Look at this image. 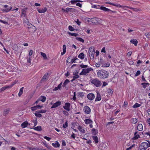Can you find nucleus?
I'll list each match as a JSON object with an SVG mask.
<instances>
[{"label":"nucleus","mask_w":150,"mask_h":150,"mask_svg":"<svg viewBox=\"0 0 150 150\" xmlns=\"http://www.w3.org/2000/svg\"><path fill=\"white\" fill-rule=\"evenodd\" d=\"M130 42L134 44L135 46L137 45L138 41L136 39H132Z\"/></svg>","instance_id":"obj_27"},{"label":"nucleus","mask_w":150,"mask_h":150,"mask_svg":"<svg viewBox=\"0 0 150 150\" xmlns=\"http://www.w3.org/2000/svg\"><path fill=\"white\" fill-rule=\"evenodd\" d=\"M145 35L147 38H149V37L150 36V33H146Z\"/></svg>","instance_id":"obj_58"},{"label":"nucleus","mask_w":150,"mask_h":150,"mask_svg":"<svg viewBox=\"0 0 150 150\" xmlns=\"http://www.w3.org/2000/svg\"><path fill=\"white\" fill-rule=\"evenodd\" d=\"M140 74V71L138 70L137 71L136 74L135 75V76H137Z\"/></svg>","instance_id":"obj_61"},{"label":"nucleus","mask_w":150,"mask_h":150,"mask_svg":"<svg viewBox=\"0 0 150 150\" xmlns=\"http://www.w3.org/2000/svg\"><path fill=\"white\" fill-rule=\"evenodd\" d=\"M12 9V7H11L10 8H7L6 9H4V10H3V11H4L6 12H8V11H10V10H11Z\"/></svg>","instance_id":"obj_44"},{"label":"nucleus","mask_w":150,"mask_h":150,"mask_svg":"<svg viewBox=\"0 0 150 150\" xmlns=\"http://www.w3.org/2000/svg\"><path fill=\"white\" fill-rule=\"evenodd\" d=\"M49 76V74L48 73H46L43 76L41 79V81H45L47 80Z\"/></svg>","instance_id":"obj_11"},{"label":"nucleus","mask_w":150,"mask_h":150,"mask_svg":"<svg viewBox=\"0 0 150 150\" xmlns=\"http://www.w3.org/2000/svg\"><path fill=\"white\" fill-rule=\"evenodd\" d=\"M29 124L27 121H25L23 122L21 125V127L23 128L27 127L28 125ZM29 125L30 124H29Z\"/></svg>","instance_id":"obj_12"},{"label":"nucleus","mask_w":150,"mask_h":150,"mask_svg":"<svg viewBox=\"0 0 150 150\" xmlns=\"http://www.w3.org/2000/svg\"><path fill=\"white\" fill-rule=\"evenodd\" d=\"M141 105L138 103H136L132 107L133 108H137L141 106Z\"/></svg>","instance_id":"obj_36"},{"label":"nucleus","mask_w":150,"mask_h":150,"mask_svg":"<svg viewBox=\"0 0 150 150\" xmlns=\"http://www.w3.org/2000/svg\"><path fill=\"white\" fill-rule=\"evenodd\" d=\"M78 128L79 131L83 133H85L86 132L84 129L81 126H79L78 127Z\"/></svg>","instance_id":"obj_22"},{"label":"nucleus","mask_w":150,"mask_h":150,"mask_svg":"<svg viewBox=\"0 0 150 150\" xmlns=\"http://www.w3.org/2000/svg\"><path fill=\"white\" fill-rule=\"evenodd\" d=\"M69 82V80L68 79H66L64 83L62 86L63 87H65L66 85Z\"/></svg>","instance_id":"obj_33"},{"label":"nucleus","mask_w":150,"mask_h":150,"mask_svg":"<svg viewBox=\"0 0 150 150\" xmlns=\"http://www.w3.org/2000/svg\"><path fill=\"white\" fill-rule=\"evenodd\" d=\"M147 122L150 127V118L147 119Z\"/></svg>","instance_id":"obj_64"},{"label":"nucleus","mask_w":150,"mask_h":150,"mask_svg":"<svg viewBox=\"0 0 150 150\" xmlns=\"http://www.w3.org/2000/svg\"><path fill=\"white\" fill-rule=\"evenodd\" d=\"M101 99L100 94L99 93H97V96L95 99L96 101H98L100 100Z\"/></svg>","instance_id":"obj_18"},{"label":"nucleus","mask_w":150,"mask_h":150,"mask_svg":"<svg viewBox=\"0 0 150 150\" xmlns=\"http://www.w3.org/2000/svg\"><path fill=\"white\" fill-rule=\"evenodd\" d=\"M131 122L134 124H135L137 123L138 122L137 119L135 118H132L131 119Z\"/></svg>","instance_id":"obj_28"},{"label":"nucleus","mask_w":150,"mask_h":150,"mask_svg":"<svg viewBox=\"0 0 150 150\" xmlns=\"http://www.w3.org/2000/svg\"><path fill=\"white\" fill-rule=\"evenodd\" d=\"M95 50L94 48L92 47H90L89 49V53L90 54V57L91 59H93L94 57Z\"/></svg>","instance_id":"obj_5"},{"label":"nucleus","mask_w":150,"mask_h":150,"mask_svg":"<svg viewBox=\"0 0 150 150\" xmlns=\"http://www.w3.org/2000/svg\"><path fill=\"white\" fill-rule=\"evenodd\" d=\"M75 22L78 25H80L81 23V22L79 21L78 19H77L76 21H75Z\"/></svg>","instance_id":"obj_60"},{"label":"nucleus","mask_w":150,"mask_h":150,"mask_svg":"<svg viewBox=\"0 0 150 150\" xmlns=\"http://www.w3.org/2000/svg\"><path fill=\"white\" fill-rule=\"evenodd\" d=\"M66 142L64 140H62V146H66Z\"/></svg>","instance_id":"obj_59"},{"label":"nucleus","mask_w":150,"mask_h":150,"mask_svg":"<svg viewBox=\"0 0 150 150\" xmlns=\"http://www.w3.org/2000/svg\"><path fill=\"white\" fill-rule=\"evenodd\" d=\"M63 52H62L61 53V55H63L66 52V47L65 45H64L63 46Z\"/></svg>","instance_id":"obj_30"},{"label":"nucleus","mask_w":150,"mask_h":150,"mask_svg":"<svg viewBox=\"0 0 150 150\" xmlns=\"http://www.w3.org/2000/svg\"><path fill=\"white\" fill-rule=\"evenodd\" d=\"M61 104V101H58L55 103L53 104V105L51 107V108H56L57 107L59 106Z\"/></svg>","instance_id":"obj_8"},{"label":"nucleus","mask_w":150,"mask_h":150,"mask_svg":"<svg viewBox=\"0 0 150 150\" xmlns=\"http://www.w3.org/2000/svg\"><path fill=\"white\" fill-rule=\"evenodd\" d=\"M93 70V69L91 68L87 69H84L82 70V71L80 73V75H86L89 72Z\"/></svg>","instance_id":"obj_4"},{"label":"nucleus","mask_w":150,"mask_h":150,"mask_svg":"<svg viewBox=\"0 0 150 150\" xmlns=\"http://www.w3.org/2000/svg\"><path fill=\"white\" fill-rule=\"evenodd\" d=\"M13 49L17 51L18 50V47L17 45L16 44H14L13 46Z\"/></svg>","instance_id":"obj_42"},{"label":"nucleus","mask_w":150,"mask_h":150,"mask_svg":"<svg viewBox=\"0 0 150 150\" xmlns=\"http://www.w3.org/2000/svg\"><path fill=\"white\" fill-rule=\"evenodd\" d=\"M75 9L73 8H67L65 10H64V11H65L68 13L69 11L72 12L75 10Z\"/></svg>","instance_id":"obj_17"},{"label":"nucleus","mask_w":150,"mask_h":150,"mask_svg":"<svg viewBox=\"0 0 150 150\" xmlns=\"http://www.w3.org/2000/svg\"><path fill=\"white\" fill-rule=\"evenodd\" d=\"M47 112V110H39L38 111V112L40 113H45Z\"/></svg>","instance_id":"obj_51"},{"label":"nucleus","mask_w":150,"mask_h":150,"mask_svg":"<svg viewBox=\"0 0 150 150\" xmlns=\"http://www.w3.org/2000/svg\"><path fill=\"white\" fill-rule=\"evenodd\" d=\"M77 60H79V59L77 58L76 57H75L74 59H71L70 62H71L72 63H75L76 62Z\"/></svg>","instance_id":"obj_40"},{"label":"nucleus","mask_w":150,"mask_h":150,"mask_svg":"<svg viewBox=\"0 0 150 150\" xmlns=\"http://www.w3.org/2000/svg\"><path fill=\"white\" fill-rule=\"evenodd\" d=\"M35 116L37 117H42V115L40 113H35Z\"/></svg>","instance_id":"obj_49"},{"label":"nucleus","mask_w":150,"mask_h":150,"mask_svg":"<svg viewBox=\"0 0 150 150\" xmlns=\"http://www.w3.org/2000/svg\"><path fill=\"white\" fill-rule=\"evenodd\" d=\"M138 133H139L140 132L138 131H137L134 133V135L135 136L133 137L134 139H136L140 137Z\"/></svg>","instance_id":"obj_15"},{"label":"nucleus","mask_w":150,"mask_h":150,"mask_svg":"<svg viewBox=\"0 0 150 150\" xmlns=\"http://www.w3.org/2000/svg\"><path fill=\"white\" fill-rule=\"evenodd\" d=\"M81 1L79 0H73L71 1H70V2L72 4H74L76 2Z\"/></svg>","instance_id":"obj_41"},{"label":"nucleus","mask_w":150,"mask_h":150,"mask_svg":"<svg viewBox=\"0 0 150 150\" xmlns=\"http://www.w3.org/2000/svg\"><path fill=\"white\" fill-rule=\"evenodd\" d=\"M34 123V127L38 123V122L37 121V119L36 118H35V120H34L32 121Z\"/></svg>","instance_id":"obj_46"},{"label":"nucleus","mask_w":150,"mask_h":150,"mask_svg":"<svg viewBox=\"0 0 150 150\" xmlns=\"http://www.w3.org/2000/svg\"><path fill=\"white\" fill-rule=\"evenodd\" d=\"M41 55L45 59H47V57L46 54L43 52H41Z\"/></svg>","instance_id":"obj_39"},{"label":"nucleus","mask_w":150,"mask_h":150,"mask_svg":"<svg viewBox=\"0 0 150 150\" xmlns=\"http://www.w3.org/2000/svg\"><path fill=\"white\" fill-rule=\"evenodd\" d=\"M87 97L89 100H92L95 98V96L93 93H90L87 95Z\"/></svg>","instance_id":"obj_9"},{"label":"nucleus","mask_w":150,"mask_h":150,"mask_svg":"<svg viewBox=\"0 0 150 150\" xmlns=\"http://www.w3.org/2000/svg\"><path fill=\"white\" fill-rule=\"evenodd\" d=\"M77 96L80 98H82L84 96V93L83 92H78L77 93Z\"/></svg>","instance_id":"obj_23"},{"label":"nucleus","mask_w":150,"mask_h":150,"mask_svg":"<svg viewBox=\"0 0 150 150\" xmlns=\"http://www.w3.org/2000/svg\"><path fill=\"white\" fill-rule=\"evenodd\" d=\"M134 144H133L132 146H131L129 147L128 148L126 149V150H131L132 147L134 146Z\"/></svg>","instance_id":"obj_57"},{"label":"nucleus","mask_w":150,"mask_h":150,"mask_svg":"<svg viewBox=\"0 0 150 150\" xmlns=\"http://www.w3.org/2000/svg\"><path fill=\"white\" fill-rule=\"evenodd\" d=\"M79 77V76L78 74H76V75L75 76H74L73 77V78L75 80L76 79H78Z\"/></svg>","instance_id":"obj_62"},{"label":"nucleus","mask_w":150,"mask_h":150,"mask_svg":"<svg viewBox=\"0 0 150 150\" xmlns=\"http://www.w3.org/2000/svg\"><path fill=\"white\" fill-rule=\"evenodd\" d=\"M90 82L96 87L100 86L102 84L101 81L97 78L91 79Z\"/></svg>","instance_id":"obj_2"},{"label":"nucleus","mask_w":150,"mask_h":150,"mask_svg":"<svg viewBox=\"0 0 150 150\" xmlns=\"http://www.w3.org/2000/svg\"><path fill=\"white\" fill-rule=\"evenodd\" d=\"M38 99L39 101L40 100L44 102L45 101L46 98L44 96H41Z\"/></svg>","instance_id":"obj_24"},{"label":"nucleus","mask_w":150,"mask_h":150,"mask_svg":"<svg viewBox=\"0 0 150 150\" xmlns=\"http://www.w3.org/2000/svg\"><path fill=\"white\" fill-rule=\"evenodd\" d=\"M100 9L105 11H109L110 10L104 6H101Z\"/></svg>","instance_id":"obj_25"},{"label":"nucleus","mask_w":150,"mask_h":150,"mask_svg":"<svg viewBox=\"0 0 150 150\" xmlns=\"http://www.w3.org/2000/svg\"><path fill=\"white\" fill-rule=\"evenodd\" d=\"M70 104L69 103H65V105L63 106L64 108L67 111H69L70 110Z\"/></svg>","instance_id":"obj_10"},{"label":"nucleus","mask_w":150,"mask_h":150,"mask_svg":"<svg viewBox=\"0 0 150 150\" xmlns=\"http://www.w3.org/2000/svg\"><path fill=\"white\" fill-rule=\"evenodd\" d=\"M10 110V109L9 108L5 109L4 110L3 115L4 116L6 115L9 112Z\"/></svg>","instance_id":"obj_19"},{"label":"nucleus","mask_w":150,"mask_h":150,"mask_svg":"<svg viewBox=\"0 0 150 150\" xmlns=\"http://www.w3.org/2000/svg\"><path fill=\"white\" fill-rule=\"evenodd\" d=\"M80 67L82 68H85L87 67H88V66L87 65H84L83 64H81L80 65Z\"/></svg>","instance_id":"obj_54"},{"label":"nucleus","mask_w":150,"mask_h":150,"mask_svg":"<svg viewBox=\"0 0 150 150\" xmlns=\"http://www.w3.org/2000/svg\"><path fill=\"white\" fill-rule=\"evenodd\" d=\"M44 137L45 139H47L48 141H49L51 139V138H50L47 136H45Z\"/></svg>","instance_id":"obj_63"},{"label":"nucleus","mask_w":150,"mask_h":150,"mask_svg":"<svg viewBox=\"0 0 150 150\" xmlns=\"http://www.w3.org/2000/svg\"><path fill=\"white\" fill-rule=\"evenodd\" d=\"M141 85H143V87L144 88H145L147 86L149 85L150 84L148 83H142Z\"/></svg>","instance_id":"obj_32"},{"label":"nucleus","mask_w":150,"mask_h":150,"mask_svg":"<svg viewBox=\"0 0 150 150\" xmlns=\"http://www.w3.org/2000/svg\"><path fill=\"white\" fill-rule=\"evenodd\" d=\"M71 59V57L70 56L69 57L67 60L66 62L68 63H70V61Z\"/></svg>","instance_id":"obj_52"},{"label":"nucleus","mask_w":150,"mask_h":150,"mask_svg":"<svg viewBox=\"0 0 150 150\" xmlns=\"http://www.w3.org/2000/svg\"><path fill=\"white\" fill-rule=\"evenodd\" d=\"M78 57L81 59H83L84 58V54L83 53L81 52L79 55Z\"/></svg>","instance_id":"obj_31"},{"label":"nucleus","mask_w":150,"mask_h":150,"mask_svg":"<svg viewBox=\"0 0 150 150\" xmlns=\"http://www.w3.org/2000/svg\"><path fill=\"white\" fill-rule=\"evenodd\" d=\"M83 110L85 113L86 114H89L91 112V109L88 106H84L83 108Z\"/></svg>","instance_id":"obj_7"},{"label":"nucleus","mask_w":150,"mask_h":150,"mask_svg":"<svg viewBox=\"0 0 150 150\" xmlns=\"http://www.w3.org/2000/svg\"><path fill=\"white\" fill-rule=\"evenodd\" d=\"M69 29L70 31H73L75 30L71 26H69Z\"/></svg>","instance_id":"obj_53"},{"label":"nucleus","mask_w":150,"mask_h":150,"mask_svg":"<svg viewBox=\"0 0 150 150\" xmlns=\"http://www.w3.org/2000/svg\"><path fill=\"white\" fill-rule=\"evenodd\" d=\"M137 129L139 131H142L143 129V127L142 125L141 124H138L137 127Z\"/></svg>","instance_id":"obj_21"},{"label":"nucleus","mask_w":150,"mask_h":150,"mask_svg":"<svg viewBox=\"0 0 150 150\" xmlns=\"http://www.w3.org/2000/svg\"><path fill=\"white\" fill-rule=\"evenodd\" d=\"M148 147V143L146 142H144L141 143V146L139 147L140 150H146Z\"/></svg>","instance_id":"obj_3"},{"label":"nucleus","mask_w":150,"mask_h":150,"mask_svg":"<svg viewBox=\"0 0 150 150\" xmlns=\"http://www.w3.org/2000/svg\"><path fill=\"white\" fill-rule=\"evenodd\" d=\"M52 145L55 147H59L60 146V144L57 141H56L55 143H52Z\"/></svg>","instance_id":"obj_26"},{"label":"nucleus","mask_w":150,"mask_h":150,"mask_svg":"<svg viewBox=\"0 0 150 150\" xmlns=\"http://www.w3.org/2000/svg\"><path fill=\"white\" fill-rule=\"evenodd\" d=\"M47 11V8L46 7L42 8V9H38V11L39 13H44Z\"/></svg>","instance_id":"obj_16"},{"label":"nucleus","mask_w":150,"mask_h":150,"mask_svg":"<svg viewBox=\"0 0 150 150\" xmlns=\"http://www.w3.org/2000/svg\"><path fill=\"white\" fill-rule=\"evenodd\" d=\"M63 112L64 114L65 115L68 116L69 115V113L66 111H63Z\"/></svg>","instance_id":"obj_56"},{"label":"nucleus","mask_w":150,"mask_h":150,"mask_svg":"<svg viewBox=\"0 0 150 150\" xmlns=\"http://www.w3.org/2000/svg\"><path fill=\"white\" fill-rule=\"evenodd\" d=\"M12 86V85L11 86H6L3 87H2V88L0 89V93L4 91L7 88L11 87Z\"/></svg>","instance_id":"obj_13"},{"label":"nucleus","mask_w":150,"mask_h":150,"mask_svg":"<svg viewBox=\"0 0 150 150\" xmlns=\"http://www.w3.org/2000/svg\"><path fill=\"white\" fill-rule=\"evenodd\" d=\"M68 34L69 35H71L72 36L76 37L79 36V34L76 33H71L70 32H69Z\"/></svg>","instance_id":"obj_38"},{"label":"nucleus","mask_w":150,"mask_h":150,"mask_svg":"<svg viewBox=\"0 0 150 150\" xmlns=\"http://www.w3.org/2000/svg\"><path fill=\"white\" fill-rule=\"evenodd\" d=\"M24 88V87H22L20 88V90L19 92L18 93V95L20 97L21 96V95L23 94V90Z\"/></svg>","instance_id":"obj_37"},{"label":"nucleus","mask_w":150,"mask_h":150,"mask_svg":"<svg viewBox=\"0 0 150 150\" xmlns=\"http://www.w3.org/2000/svg\"><path fill=\"white\" fill-rule=\"evenodd\" d=\"M84 121L86 124H92L93 123V121L89 119H86L84 120Z\"/></svg>","instance_id":"obj_20"},{"label":"nucleus","mask_w":150,"mask_h":150,"mask_svg":"<svg viewBox=\"0 0 150 150\" xmlns=\"http://www.w3.org/2000/svg\"><path fill=\"white\" fill-rule=\"evenodd\" d=\"M0 22L4 24H6L7 25H9L8 22L5 21H4L0 19Z\"/></svg>","instance_id":"obj_48"},{"label":"nucleus","mask_w":150,"mask_h":150,"mask_svg":"<svg viewBox=\"0 0 150 150\" xmlns=\"http://www.w3.org/2000/svg\"><path fill=\"white\" fill-rule=\"evenodd\" d=\"M31 109L32 111H34L37 109L36 106L31 107Z\"/></svg>","instance_id":"obj_55"},{"label":"nucleus","mask_w":150,"mask_h":150,"mask_svg":"<svg viewBox=\"0 0 150 150\" xmlns=\"http://www.w3.org/2000/svg\"><path fill=\"white\" fill-rule=\"evenodd\" d=\"M33 129L36 131H41L42 130V127L41 126H39L34 128Z\"/></svg>","instance_id":"obj_29"},{"label":"nucleus","mask_w":150,"mask_h":150,"mask_svg":"<svg viewBox=\"0 0 150 150\" xmlns=\"http://www.w3.org/2000/svg\"><path fill=\"white\" fill-rule=\"evenodd\" d=\"M124 7H126V8H129V9H133L134 11H137V8H134L131 7H130V6H124Z\"/></svg>","instance_id":"obj_45"},{"label":"nucleus","mask_w":150,"mask_h":150,"mask_svg":"<svg viewBox=\"0 0 150 150\" xmlns=\"http://www.w3.org/2000/svg\"><path fill=\"white\" fill-rule=\"evenodd\" d=\"M108 92L110 95H112L113 93V91L110 88L108 89Z\"/></svg>","instance_id":"obj_47"},{"label":"nucleus","mask_w":150,"mask_h":150,"mask_svg":"<svg viewBox=\"0 0 150 150\" xmlns=\"http://www.w3.org/2000/svg\"><path fill=\"white\" fill-rule=\"evenodd\" d=\"M92 131L93 134V135H96L98 133V130H96L95 128H93L92 129Z\"/></svg>","instance_id":"obj_34"},{"label":"nucleus","mask_w":150,"mask_h":150,"mask_svg":"<svg viewBox=\"0 0 150 150\" xmlns=\"http://www.w3.org/2000/svg\"><path fill=\"white\" fill-rule=\"evenodd\" d=\"M68 126V124L67 123V121L65 122V124H63V127L64 128H66Z\"/></svg>","instance_id":"obj_50"},{"label":"nucleus","mask_w":150,"mask_h":150,"mask_svg":"<svg viewBox=\"0 0 150 150\" xmlns=\"http://www.w3.org/2000/svg\"><path fill=\"white\" fill-rule=\"evenodd\" d=\"M93 140L94 141L95 143H97L98 142V139L97 136H93L92 137Z\"/></svg>","instance_id":"obj_35"},{"label":"nucleus","mask_w":150,"mask_h":150,"mask_svg":"<svg viewBox=\"0 0 150 150\" xmlns=\"http://www.w3.org/2000/svg\"><path fill=\"white\" fill-rule=\"evenodd\" d=\"M97 74L98 78L101 79H105L108 77L109 73L105 70L101 69L98 70Z\"/></svg>","instance_id":"obj_1"},{"label":"nucleus","mask_w":150,"mask_h":150,"mask_svg":"<svg viewBox=\"0 0 150 150\" xmlns=\"http://www.w3.org/2000/svg\"><path fill=\"white\" fill-rule=\"evenodd\" d=\"M76 39L78 40L79 41L83 43L84 42V40L81 38L76 37Z\"/></svg>","instance_id":"obj_43"},{"label":"nucleus","mask_w":150,"mask_h":150,"mask_svg":"<svg viewBox=\"0 0 150 150\" xmlns=\"http://www.w3.org/2000/svg\"><path fill=\"white\" fill-rule=\"evenodd\" d=\"M92 23L93 25H97L98 23H100V19L98 18H93L91 19Z\"/></svg>","instance_id":"obj_6"},{"label":"nucleus","mask_w":150,"mask_h":150,"mask_svg":"<svg viewBox=\"0 0 150 150\" xmlns=\"http://www.w3.org/2000/svg\"><path fill=\"white\" fill-rule=\"evenodd\" d=\"M27 10V8L22 9L21 10V16L25 17L26 15V13Z\"/></svg>","instance_id":"obj_14"}]
</instances>
